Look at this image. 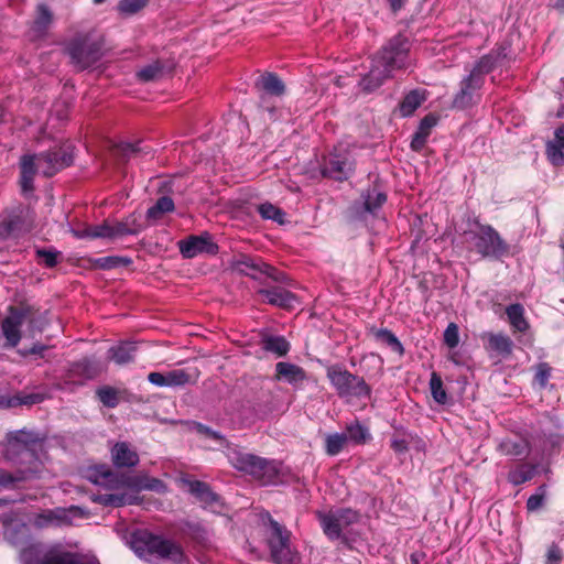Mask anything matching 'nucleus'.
<instances>
[{
  "label": "nucleus",
  "instance_id": "57",
  "mask_svg": "<svg viewBox=\"0 0 564 564\" xmlns=\"http://www.w3.org/2000/svg\"><path fill=\"white\" fill-rule=\"evenodd\" d=\"M562 552L556 545H552L546 553V564H560Z\"/></svg>",
  "mask_w": 564,
  "mask_h": 564
},
{
  "label": "nucleus",
  "instance_id": "49",
  "mask_svg": "<svg viewBox=\"0 0 564 564\" xmlns=\"http://www.w3.org/2000/svg\"><path fill=\"white\" fill-rule=\"evenodd\" d=\"M444 343L449 348H455L459 343L458 326L455 323H449L444 332Z\"/></svg>",
  "mask_w": 564,
  "mask_h": 564
},
{
  "label": "nucleus",
  "instance_id": "19",
  "mask_svg": "<svg viewBox=\"0 0 564 564\" xmlns=\"http://www.w3.org/2000/svg\"><path fill=\"white\" fill-rule=\"evenodd\" d=\"M111 459L116 467L131 468L139 464L137 451L127 442H118L111 447Z\"/></svg>",
  "mask_w": 564,
  "mask_h": 564
},
{
  "label": "nucleus",
  "instance_id": "39",
  "mask_svg": "<svg viewBox=\"0 0 564 564\" xmlns=\"http://www.w3.org/2000/svg\"><path fill=\"white\" fill-rule=\"evenodd\" d=\"M386 194L376 189L368 191L367 194L364 195L365 209L371 214H375L376 210L386 203Z\"/></svg>",
  "mask_w": 564,
  "mask_h": 564
},
{
  "label": "nucleus",
  "instance_id": "26",
  "mask_svg": "<svg viewBox=\"0 0 564 564\" xmlns=\"http://www.w3.org/2000/svg\"><path fill=\"white\" fill-rule=\"evenodd\" d=\"M426 99V91L414 89L410 91L400 104V113L402 117L411 116Z\"/></svg>",
  "mask_w": 564,
  "mask_h": 564
},
{
  "label": "nucleus",
  "instance_id": "8",
  "mask_svg": "<svg viewBox=\"0 0 564 564\" xmlns=\"http://www.w3.org/2000/svg\"><path fill=\"white\" fill-rule=\"evenodd\" d=\"M326 375L340 398L350 400L354 398L362 399L370 397L371 389L364 378L349 372L343 366H329L326 370Z\"/></svg>",
  "mask_w": 564,
  "mask_h": 564
},
{
  "label": "nucleus",
  "instance_id": "36",
  "mask_svg": "<svg viewBox=\"0 0 564 564\" xmlns=\"http://www.w3.org/2000/svg\"><path fill=\"white\" fill-rule=\"evenodd\" d=\"M345 433L348 436V443L364 444L370 438L369 430L357 421L348 424Z\"/></svg>",
  "mask_w": 564,
  "mask_h": 564
},
{
  "label": "nucleus",
  "instance_id": "15",
  "mask_svg": "<svg viewBox=\"0 0 564 564\" xmlns=\"http://www.w3.org/2000/svg\"><path fill=\"white\" fill-rule=\"evenodd\" d=\"M26 317L24 310L11 307L8 316L1 322L6 347L14 348L21 340V326Z\"/></svg>",
  "mask_w": 564,
  "mask_h": 564
},
{
  "label": "nucleus",
  "instance_id": "16",
  "mask_svg": "<svg viewBox=\"0 0 564 564\" xmlns=\"http://www.w3.org/2000/svg\"><path fill=\"white\" fill-rule=\"evenodd\" d=\"M484 85V80L479 79L477 75H468L460 83V89L456 94L453 106L455 108L465 109L478 102L480 95L479 90Z\"/></svg>",
  "mask_w": 564,
  "mask_h": 564
},
{
  "label": "nucleus",
  "instance_id": "54",
  "mask_svg": "<svg viewBox=\"0 0 564 564\" xmlns=\"http://www.w3.org/2000/svg\"><path fill=\"white\" fill-rule=\"evenodd\" d=\"M139 151H141L139 143L133 144V143H129V142H122V143L118 144L116 148V152L126 158H131L133 154L138 153Z\"/></svg>",
  "mask_w": 564,
  "mask_h": 564
},
{
  "label": "nucleus",
  "instance_id": "61",
  "mask_svg": "<svg viewBox=\"0 0 564 564\" xmlns=\"http://www.w3.org/2000/svg\"><path fill=\"white\" fill-rule=\"evenodd\" d=\"M14 529L11 523L6 525L4 535L13 544L20 543V539L14 534Z\"/></svg>",
  "mask_w": 564,
  "mask_h": 564
},
{
  "label": "nucleus",
  "instance_id": "11",
  "mask_svg": "<svg viewBox=\"0 0 564 564\" xmlns=\"http://www.w3.org/2000/svg\"><path fill=\"white\" fill-rule=\"evenodd\" d=\"M142 230V224L134 216H130L123 221L109 223L90 226L82 231H77L78 238H120L129 235H137Z\"/></svg>",
  "mask_w": 564,
  "mask_h": 564
},
{
  "label": "nucleus",
  "instance_id": "41",
  "mask_svg": "<svg viewBox=\"0 0 564 564\" xmlns=\"http://www.w3.org/2000/svg\"><path fill=\"white\" fill-rule=\"evenodd\" d=\"M24 471H15L9 473L6 470H0V491L3 489H12L17 486L18 482L26 479V475H23Z\"/></svg>",
  "mask_w": 564,
  "mask_h": 564
},
{
  "label": "nucleus",
  "instance_id": "22",
  "mask_svg": "<svg viewBox=\"0 0 564 564\" xmlns=\"http://www.w3.org/2000/svg\"><path fill=\"white\" fill-rule=\"evenodd\" d=\"M497 451L505 456L521 457L530 452L528 441L523 438H503L499 442Z\"/></svg>",
  "mask_w": 564,
  "mask_h": 564
},
{
  "label": "nucleus",
  "instance_id": "35",
  "mask_svg": "<svg viewBox=\"0 0 564 564\" xmlns=\"http://www.w3.org/2000/svg\"><path fill=\"white\" fill-rule=\"evenodd\" d=\"M373 336L378 341L386 344L388 347H390L393 351L398 352L399 355H402L404 352V348L401 341L389 329H376L373 332Z\"/></svg>",
  "mask_w": 564,
  "mask_h": 564
},
{
  "label": "nucleus",
  "instance_id": "51",
  "mask_svg": "<svg viewBox=\"0 0 564 564\" xmlns=\"http://www.w3.org/2000/svg\"><path fill=\"white\" fill-rule=\"evenodd\" d=\"M545 496V486L539 487L538 491L530 496L527 501V508L529 511H535L540 509L543 505Z\"/></svg>",
  "mask_w": 564,
  "mask_h": 564
},
{
  "label": "nucleus",
  "instance_id": "53",
  "mask_svg": "<svg viewBox=\"0 0 564 564\" xmlns=\"http://www.w3.org/2000/svg\"><path fill=\"white\" fill-rule=\"evenodd\" d=\"M51 21V13L45 6H39V15L34 21V25L37 30H43L47 26Z\"/></svg>",
  "mask_w": 564,
  "mask_h": 564
},
{
  "label": "nucleus",
  "instance_id": "59",
  "mask_svg": "<svg viewBox=\"0 0 564 564\" xmlns=\"http://www.w3.org/2000/svg\"><path fill=\"white\" fill-rule=\"evenodd\" d=\"M426 140L427 138L425 135L416 131L412 138L411 148L415 151H419L424 147Z\"/></svg>",
  "mask_w": 564,
  "mask_h": 564
},
{
  "label": "nucleus",
  "instance_id": "55",
  "mask_svg": "<svg viewBox=\"0 0 564 564\" xmlns=\"http://www.w3.org/2000/svg\"><path fill=\"white\" fill-rule=\"evenodd\" d=\"M551 377V368L547 364H540L538 366L536 372H535V381L541 386L544 387L549 379Z\"/></svg>",
  "mask_w": 564,
  "mask_h": 564
},
{
  "label": "nucleus",
  "instance_id": "10",
  "mask_svg": "<svg viewBox=\"0 0 564 564\" xmlns=\"http://www.w3.org/2000/svg\"><path fill=\"white\" fill-rule=\"evenodd\" d=\"M268 519V545L272 561L275 564H291L296 555L290 543L291 532L270 516Z\"/></svg>",
  "mask_w": 564,
  "mask_h": 564
},
{
  "label": "nucleus",
  "instance_id": "47",
  "mask_svg": "<svg viewBox=\"0 0 564 564\" xmlns=\"http://www.w3.org/2000/svg\"><path fill=\"white\" fill-rule=\"evenodd\" d=\"M148 0H121L118 10L123 14H133L141 10Z\"/></svg>",
  "mask_w": 564,
  "mask_h": 564
},
{
  "label": "nucleus",
  "instance_id": "30",
  "mask_svg": "<svg viewBox=\"0 0 564 564\" xmlns=\"http://www.w3.org/2000/svg\"><path fill=\"white\" fill-rule=\"evenodd\" d=\"M506 314L514 330L523 333L529 328V323L524 317V308L521 304L509 305L506 308Z\"/></svg>",
  "mask_w": 564,
  "mask_h": 564
},
{
  "label": "nucleus",
  "instance_id": "2",
  "mask_svg": "<svg viewBox=\"0 0 564 564\" xmlns=\"http://www.w3.org/2000/svg\"><path fill=\"white\" fill-rule=\"evenodd\" d=\"M41 447L39 435L26 430L11 432L6 442H0L3 458L17 465V471H25L23 475H26V479L41 470L42 462L36 455V449Z\"/></svg>",
  "mask_w": 564,
  "mask_h": 564
},
{
  "label": "nucleus",
  "instance_id": "7",
  "mask_svg": "<svg viewBox=\"0 0 564 564\" xmlns=\"http://www.w3.org/2000/svg\"><path fill=\"white\" fill-rule=\"evenodd\" d=\"M89 479L99 486L121 488L127 487L139 492L142 490L155 491L163 494L166 491L165 484L154 477H150L147 474H139L134 476H126L119 478L108 467H98L90 471Z\"/></svg>",
  "mask_w": 564,
  "mask_h": 564
},
{
  "label": "nucleus",
  "instance_id": "28",
  "mask_svg": "<svg viewBox=\"0 0 564 564\" xmlns=\"http://www.w3.org/2000/svg\"><path fill=\"white\" fill-rule=\"evenodd\" d=\"M536 474V466L530 464H520L511 468L508 473V481L514 486L531 480Z\"/></svg>",
  "mask_w": 564,
  "mask_h": 564
},
{
  "label": "nucleus",
  "instance_id": "13",
  "mask_svg": "<svg viewBox=\"0 0 564 564\" xmlns=\"http://www.w3.org/2000/svg\"><path fill=\"white\" fill-rule=\"evenodd\" d=\"M354 165L355 161L349 149L339 144L324 159L322 172L325 176L341 181L349 176Z\"/></svg>",
  "mask_w": 564,
  "mask_h": 564
},
{
  "label": "nucleus",
  "instance_id": "23",
  "mask_svg": "<svg viewBox=\"0 0 564 564\" xmlns=\"http://www.w3.org/2000/svg\"><path fill=\"white\" fill-rule=\"evenodd\" d=\"M278 379H282L290 384L303 382L306 378L305 371L294 364L280 361L275 366Z\"/></svg>",
  "mask_w": 564,
  "mask_h": 564
},
{
  "label": "nucleus",
  "instance_id": "40",
  "mask_svg": "<svg viewBox=\"0 0 564 564\" xmlns=\"http://www.w3.org/2000/svg\"><path fill=\"white\" fill-rule=\"evenodd\" d=\"M258 212L263 219H270L280 225L284 224L285 214L282 212V209L271 203H263L259 205Z\"/></svg>",
  "mask_w": 564,
  "mask_h": 564
},
{
  "label": "nucleus",
  "instance_id": "9",
  "mask_svg": "<svg viewBox=\"0 0 564 564\" xmlns=\"http://www.w3.org/2000/svg\"><path fill=\"white\" fill-rule=\"evenodd\" d=\"M468 241L485 258L499 259L508 253V245L489 225H478L476 230L468 234Z\"/></svg>",
  "mask_w": 564,
  "mask_h": 564
},
{
  "label": "nucleus",
  "instance_id": "17",
  "mask_svg": "<svg viewBox=\"0 0 564 564\" xmlns=\"http://www.w3.org/2000/svg\"><path fill=\"white\" fill-rule=\"evenodd\" d=\"M181 481L205 508L218 511L221 506L220 498L207 484L191 478H182Z\"/></svg>",
  "mask_w": 564,
  "mask_h": 564
},
{
  "label": "nucleus",
  "instance_id": "37",
  "mask_svg": "<svg viewBox=\"0 0 564 564\" xmlns=\"http://www.w3.org/2000/svg\"><path fill=\"white\" fill-rule=\"evenodd\" d=\"M430 391L435 402L438 404H446L448 400L447 392L444 388L441 376L436 372L431 373Z\"/></svg>",
  "mask_w": 564,
  "mask_h": 564
},
{
  "label": "nucleus",
  "instance_id": "20",
  "mask_svg": "<svg viewBox=\"0 0 564 564\" xmlns=\"http://www.w3.org/2000/svg\"><path fill=\"white\" fill-rule=\"evenodd\" d=\"M507 57L506 48L499 47L497 50H492L489 54L482 56L473 70L470 75H477V77L485 82V75L490 73L494 68L501 64V61Z\"/></svg>",
  "mask_w": 564,
  "mask_h": 564
},
{
  "label": "nucleus",
  "instance_id": "43",
  "mask_svg": "<svg viewBox=\"0 0 564 564\" xmlns=\"http://www.w3.org/2000/svg\"><path fill=\"white\" fill-rule=\"evenodd\" d=\"M335 513L343 530L360 520V514L351 509L338 510Z\"/></svg>",
  "mask_w": 564,
  "mask_h": 564
},
{
  "label": "nucleus",
  "instance_id": "25",
  "mask_svg": "<svg viewBox=\"0 0 564 564\" xmlns=\"http://www.w3.org/2000/svg\"><path fill=\"white\" fill-rule=\"evenodd\" d=\"M238 270L247 275L254 276L257 272H261L272 278L275 281L282 280V274L273 267L262 263L261 265L253 262L250 258H245L237 265Z\"/></svg>",
  "mask_w": 564,
  "mask_h": 564
},
{
  "label": "nucleus",
  "instance_id": "33",
  "mask_svg": "<svg viewBox=\"0 0 564 564\" xmlns=\"http://www.w3.org/2000/svg\"><path fill=\"white\" fill-rule=\"evenodd\" d=\"M488 346L491 350L506 357L512 351V340L502 334H490L488 337Z\"/></svg>",
  "mask_w": 564,
  "mask_h": 564
},
{
  "label": "nucleus",
  "instance_id": "38",
  "mask_svg": "<svg viewBox=\"0 0 564 564\" xmlns=\"http://www.w3.org/2000/svg\"><path fill=\"white\" fill-rule=\"evenodd\" d=\"M174 209V202L171 197L162 196L156 203L150 207L147 212V216L150 219H159L165 213H170Z\"/></svg>",
  "mask_w": 564,
  "mask_h": 564
},
{
  "label": "nucleus",
  "instance_id": "64",
  "mask_svg": "<svg viewBox=\"0 0 564 564\" xmlns=\"http://www.w3.org/2000/svg\"><path fill=\"white\" fill-rule=\"evenodd\" d=\"M200 431L204 432L207 436H209L216 441L223 442V436L220 434H218L217 432H214L210 429L203 427V426H200Z\"/></svg>",
  "mask_w": 564,
  "mask_h": 564
},
{
  "label": "nucleus",
  "instance_id": "12",
  "mask_svg": "<svg viewBox=\"0 0 564 564\" xmlns=\"http://www.w3.org/2000/svg\"><path fill=\"white\" fill-rule=\"evenodd\" d=\"M88 518V512L77 506L69 508H55L42 510L34 513L30 519L31 523L36 528L62 527L75 523L77 519Z\"/></svg>",
  "mask_w": 564,
  "mask_h": 564
},
{
  "label": "nucleus",
  "instance_id": "34",
  "mask_svg": "<svg viewBox=\"0 0 564 564\" xmlns=\"http://www.w3.org/2000/svg\"><path fill=\"white\" fill-rule=\"evenodd\" d=\"M347 444L348 436L346 433L328 434L325 437V451L329 456L338 455Z\"/></svg>",
  "mask_w": 564,
  "mask_h": 564
},
{
  "label": "nucleus",
  "instance_id": "4",
  "mask_svg": "<svg viewBox=\"0 0 564 564\" xmlns=\"http://www.w3.org/2000/svg\"><path fill=\"white\" fill-rule=\"evenodd\" d=\"M130 544L133 552L147 561L163 560L182 564L185 558L183 550L175 542L147 530L135 532Z\"/></svg>",
  "mask_w": 564,
  "mask_h": 564
},
{
  "label": "nucleus",
  "instance_id": "21",
  "mask_svg": "<svg viewBox=\"0 0 564 564\" xmlns=\"http://www.w3.org/2000/svg\"><path fill=\"white\" fill-rule=\"evenodd\" d=\"M259 294L269 304L283 308H291L296 302L295 295L281 286L261 289Z\"/></svg>",
  "mask_w": 564,
  "mask_h": 564
},
{
  "label": "nucleus",
  "instance_id": "6",
  "mask_svg": "<svg viewBox=\"0 0 564 564\" xmlns=\"http://www.w3.org/2000/svg\"><path fill=\"white\" fill-rule=\"evenodd\" d=\"M226 456L236 469L251 475L263 485L274 484L278 478V464L253 454L246 453L236 446H227Z\"/></svg>",
  "mask_w": 564,
  "mask_h": 564
},
{
  "label": "nucleus",
  "instance_id": "32",
  "mask_svg": "<svg viewBox=\"0 0 564 564\" xmlns=\"http://www.w3.org/2000/svg\"><path fill=\"white\" fill-rule=\"evenodd\" d=\"M262 348L281 357L288 354L290 344L282 336H265L262 339Z\"/></svg>",
  "mask_w": 564,
  "mask_h": 564
},
{
  "label": "nucleus",
  "instance_id": "1",
  "mask_svg": "<svg viewBox=\"0 0 564 564\" xmlns=\"http://www.w3.org/2000/svg\"><path fill=\"white\" fill-rule=\"evenodd\" d=\"M409 41L403 36L393 37L371 61V67L360 80L364 90L371 91L389 78L397 69L409 65Z\"/></svg>",
  "mask_w": 564,
  "mask_h": 564
},
{
  "label": "nucleus",
  "instance_id": "63",
  "mask_svg": "<svg viewBox=\"0 0 564 564\" xmlns=\"http://www.w3.org/2000/svg\"><path fill=\"white\" fill-rule=\"evenodd\" d=\"M17 405V399H10L3 395H0V408H11Z\"/></svg>",
  "mask_w": 564,
  "mask_h": 564
},
{
  "label": "nucleus",
  "instance_id": "60",
  "mask_svg": "<svg viewBox=\"0 0 564 564\" xmlns=\"http://www.w3.org/2000/svg\"><path fill=\"white\" fill-rule=\"evenodd\" d=\"M42 401L40 394H26L21 399H17V404H35Z\"/></svg>",
  "mask_w": 564,
  "mask_h": 564
},
{
  "label": "nucleus",
  "instance_id": "31",
  "mask_svg": "<svg viewBox=\"0 0 564 564\" xmlns=\"http://www.w3.org/2000/svg\"><path fill=\"white\" fill-rule=\"evenodd\" d=\"M321 525L324 533L332 540L338 539L343 531L335 512L319 513Z\"/></svg>",
  "mask_w": 564,
  "mask_h": 564
},
{
  "label": "nucleus",
  "instance_id": "45",
  "mask_svg": "<svg viewBox=\"0 0 564 564\" xmlns=\"http://www.w3.org/2000/svg\"><path fill=\"white\" fill-rule=\"evenodd\" d=\"M97 394L99 397V400L102 402L104 405L108 408H115L118 404V394L117 391L109 387L100 388L97 391Z\"/></svg>",
  "mask_w": 564,
  "mask_h": 564
},
{
  "label": "nucleus",
  "instance_id": "52",
  "mask_svg": "<svg viewBox=\"0 0 564 564\" xmlns=\"http://www.w3.org/2000/svg\"><path fill=\"white\" fill-rule=\"evenodd\" d=\"M437 123V117L435 115H427L425 116L417 128V132L429 138L431 134V130L436 126Z\"/></svg>",
  "mask_w": 564,
  "mask_h": 564
},
{
  "label": "nucleus",
  "instance_id": "48",
  "mask_svg": "<svg viewBox=\"0 0 564 564\" xmlns=\"http://www.w3.org/2000/svg\"><path fill=\"white\" fill-rule=\"evenodd\" d=\"M410 435L395 433L391 438V448L397 454H404L410 444Z\"/></svg>",
  "mask_w": 564,
  "mask_h": 564
},
{
  "label": "nucleus",
  "instance_id": "62",
  "mask_svg": "<svg viewBox=\"0 0 564 564\" xmlns=\"http://www.w3.org/2000/svg\"><path fill=\"white\" fill-rule=\"evenodd\" d=\"M553 141H555L557 144L564 148V124L555 129Z\"/></svg>",
  "mask_w": 564,
  "mask_h": 564
},
{
  "label": "nucleus",
  "instance_id": "44",
  "mask_svg": "<svg viewBox=\"0 0 564 564\" xmlns=\"http://www.w3.org/2000/svg\"><path fill=\"white\" fill-rule=\"evenodd\" d=\"M162 73V67L159 62L149 64L138 72V77L143 82L156 79Z\"/></svg>",
  "mask_w": 564,
  "mask_h": 564
},
{
  "label": "nucleus",
  "instance_id": "5",
  "mask_svg": "<svg viewBox=\"0 0 564 564\" xmlns=\"http://www.w3.org/2000/svg\"><path fill=\"white\" fill-rule=\"evenodd\" d=\"M22 564H100L94 556L70 552L59 545L29 542L21 549Z\"/></svg>",
  "mask_w": 564,
  "mask_h": 564
},
{
  "label": "nucleus",
  "instance_id": "14",
  "mask_svg": "<svg viewBox=\"0 0 564 564\" xmlns=\"http://www.w3.org/2000/svg\"><path fill=\"white\" fill-rule=\"evenodd\" d=\"M73 63L80 69L90 67L101 57V47L98 43L87 39L75 40L68 46Z\"/></svg>",
  "mask_w": 564,
  "mask_h": 564
},
{
  "label": "nucleus",
  "instance_id": "24",
  "mask_svg": "<svg viewBox=\"0 0 564 564\" xmlns=\"http://www.w3.org/2000/svg\"><path fill=\"white\" fill-rule=\"evenodd\" d=\"M135 350H137L135 343L122 341L116 346H112L108 350V357L115 364H117L119 366H123L133 360Z\"/></svg>",
  "mask_w": 564,
  "mask_h": 564
},
{
  "label": "nucleus",
  "instance_id": "42",
  "mask_svg": "<svg viewBox=\"0 0 564 564\" xmlns=\"http://www.w3.org/2000/svg\"><path fill=\"white\" fill-rule=\"evenodd\" d=\"M564 148L555 141H550L546 144V155L549 161L555 166L564 165Z\"/></svg>",
  "mask_w": 564,
  "mask_h": 564
},
{
  "label": "nucleus",
  "instance_id": "27",
  "mask_svg": "<svg viewBox=\"0 0 564 564\" xmlns=\"http://www.w3.org/2000/svg\"><path fill=\"white\" fill-rule=\"evenodd\" d=\"M96 502L110 507H122L127 505H134L138 502V497L134 494H101L95 499Z\"/></svg>",
  "mask_w": 564,
  "mask_h": 564
},
{
  "label": "nucleus",
  "instance_id": "18",
  "mask_svg": "<svg viewBox=\"0 0 564 564\" xmlns=\"http://www.w3.org/2000/svg\"><path fill=\"white\" fill-rule=\"evenodd\" d=\"M217 245L213 242L208 234L191 236L186 240L180 241V251L187 259L194 258L199 253L214 254L217 252Z\"/></svg>",
  "mask_w": 564,
  "mask_h": 564
},
{
  "label": "nucleus",
  "instance_id": "29",
  "mask_svg": "<svg viewBox=\"0 0 564 564\" xmlns=\"http://www.w3.org/2000/svg\"><path fill=\"white\" fill-rule=\"evenodd\" d=\"M258 85L263 91L271 96H282L284 94L283 82L274 74L268 73L260 77Z\"/></svg>",
  "mask_w": 564,
  "mask_h": 564
},
{
  "label": "nucleus",
  "instance_id": "3",
  "mask_svg": "<svg viewBox=\"0 0 564 564\" xmlns=\"http://www.w3.org/2000/svg\"><path fill=\"white\" fill-rule=\"evenodd\" d=\"M73 162V147L70 143L56 145L50 151L40 154L23 155L20 162L21 187L24 193L33 191L35 174L52 176Z\"/></svg>",
  "mask_w": 564,
  "mask_h": 564
},
{
  "label": "nucleus",
  "instance_id": "56",
  "mask_svg": "<svg viewBox=\"0 0 564 564\" xmlns=\"http://www.w3.org/2000/svg\"><path fill=\"white\" fill-rule=\"evenodd\" d=\"M37 256L48 268H53L57 263V252L52 250H37Z\"/></svg>",
  "mask_w": 564,
  "mask_h": 564
},
{
  "label": "nucleus",
  "instance_id": "50",
  "mask_svg": "<svg viewBox=\"0 0 564 564\" xmlns=\"http://www.w3.org/2000/svg\"><path fill=\"white\" fill-rule=\"evenodd\" d=\"M97 263L101 269H112L120 265H128L131 263V260L122 257H104L98 259Z\"/></svg>",
  "mask_w": 564,
  "mask_h": 564
},
{
  "label": "nucleus",
  "instance_id": "46",
  "mask_svg": "<svg viewBox=\"0 0 564 564\" xmlns=\"http://www.w3.org/2000/svg\"><path fill=\"white\" fill-rule=\"evenodd\" d=\"M188 375L182 370L176 369L166 373V387L184 386L188 382Z\"/></svg>",
  "mask_w": 564,
  "mask_h": 564
},
{
  "label": "nucleus",
  "instance_id": "58",
  "mask_svg": "<svg viewBox=\"0 0 564 564\" xmlns=\"http://www.w3.org/2000/svg\"><path fill=\"white\" fill-rule=\"evenodd\" d=\"M148 380L154 386L166 387V373L151 372L148 376Z\"/></svg>",
  "mask_w": 564,
  "mask_h": 564
}]
</instances>
